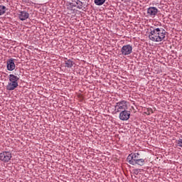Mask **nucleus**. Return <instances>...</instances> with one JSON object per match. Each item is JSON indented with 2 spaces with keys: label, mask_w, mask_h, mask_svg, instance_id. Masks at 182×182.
Here are the masks:
<instances>
[{
  "label": "nucleus",
  "mask_w": 182,
  "mask_h": 182,
  "mask_svg": "<svg viewBox=\"0 0 182 182\" xmlns=\"http://www.w3.org/2000/svg\"><path fill=\"white\" fill-rule=\"evenodd\" d=\"M166 30L160 27H150L149 38L152 42H162L166 39Z\"/></svg>",
  "instance_id": "nucleus-1"
},
{
  "label": "nucleus",
  "mask_w": 182,
  "mask_h": 182,
  "mask_svg": "<svg viewBox=\"0 0 182 182\" xmlns=\"http://www.w3.org/2000/svg\"><path fill=\"white\" fill-rule=\"evenodd\" d=\"M139 159H141V156H140V153L135 152L129 154L127 158V161L129 164H134L137 160H139Z\"/></svg>",
  "instance_id": "nucleus-2"
},
{
  "label": "nucleus",
  "mask_w": 182,
  "mask_h": 182,
  "mask_svg": "<svg viewBox=\"0 0 182 182\" xmlns=\"http://www.w3.org/2000/svg\"><path fill=\"white\" fill-rule=\"evenodd\" d=\"M12 159V154L10 151H3L0 153V161L3 163H9Z\"/></svg>",
  "instance_id": "nucleus-3"
},
{
  "label": "nucleus",
  "mask_w": 182,
  "mask_h": 182,
  "mask_svg": "<svg viewBox=\"0 0 182 182\" xmlns=\"http://www.w3.org/2000/svg\"><path fill=\"white\" fill-rule=\"evenodd\" d=\"M126 109H127V104H126V101H120L114 106V112L116 113H118L119 112H124Z\"/></svg>",
  "instance_id": "nucleus-4"
},
{
  "label": "nucleus",
  "mask_w": 182,
  "mask_h": 182,
  "mask_svg": "<svg viewBox=\"0 0 182 182\" xmlns=\"http://www.w3.org/2000/svg\"><path fill=\"white\" fill-rule=\"evenodd\" d=\"M132 51H133V48L130 45L124 46L121 50L122 55H130V53H132Z\"/></svg>",
  "instance_id": "nucleus-5"
},
{
  "label": "nucleus",
  "mask_w": 182,
  "mask_h": 182,
  "mask_svg": "<svg viewBox=\"0 0 182 182\" xmlns=\"http://www.w3.org/2000/svg\"><path fill=\"white\" fill-rule=\"evenodd\" d=\"M18 17L20 21H26L29 18V13L26 11H19L18 13Z\"/></svg>",
  "instance_id": "nucleus-6"
},
{
  "label": "nucleus",
  "mask_w": 182,
  "mask_h": 182,
  "mask_svg": "<svg viewBox=\"0 0 182 182\" xmlns=\"http://www.w3.org/2000/svg\"><path fill=\"white\" fill-rule=\"evenodd\" d=\"M159 9H157L156 7H149L147 9V15L148 16H151V18H154V16L157 15Z\"/></svg>",
  "instance_id": "nucleus-7"
},
{
  "label": "nucleus",
  "mask_w": 182,
  "mask_h": 182,
  "mask_svg": "<svg viewBox=\"0 0 182 182\" xmlns=\"http://www.w3.org/2000/svg\"><path fill=\"white\" fill-rule=\"evenodd\" d=\"M120 120L126 121L130 119V112L124 110L119 113Z\"/></svg>",
  "instance_id": "nucleus-8"
},
{
  "label": "nucleus",
  "mask_w": 182,
  "mask_h": 182,
  "mask_svg": "<svg viewBox=\"0 0 182 182\" xmlns=\"http://www.w3.org/2000/svg\"><path fill=\"white\" fill-rule=\"evenodd\" d=\"M15 62H14V59H9L7 60V70H15Z\"/></svg>",
  "instance_id": "nucleus-9"
},
{
  "label": "nucleus",
  "mask_w": 182,
  "mask_h": 182,
  "mask_svg": "<svg viewBox=\"0 0 182 182\" xmlns=\"http://www.w3.org/2000/svg\"><path fill=\"white\" fill-rule=\"evenodd\" d=\"M18 84L15 83V82H9L8 85L6 87V90H15V89H16V87H18Z\"/></svg>",
  "instance_id": "nucleus-10"
},
{
  "label": "nucleus",
  "mask_w": 182,
  "mask_h": 182,
  "mask_svg": "<svg viewBox=\"0 0 182 182\" xmlns=\"http://www.w3.org/2000/svg\"><path fill=\"white\" fill-rule=\"evenodd\" d=\"M9 82H11V83H16V84H18V80H19V77H18V76L14 74H10L9 75Z\"/></svg>",
  "instance_id": "nucleus-11"
},
{
  "label": "nucleus",
  "mask_w": 182,
  "mask_h": 182,
  "mask_svg": "<svg viewBox=\"0 0 182 182\" xmlns=\"http://www.w3.org/2000/svg\"><path fill=\"white\" fill-rule=\"evenodd\" d=\"M136 164L138 166H144V159L139 158L134 164H132V166H136Z\"/></svg>",
  "instance_id": "nucleus-12"
},
{
  "label": "nucleus",
  "mask_w": 182,
  "mask_h": 182,
  "mask_svg": "<svg viewBox=\"0 0 182 182\" xmlns=\"http://www.w3.org/2000/svg\"><path fill=\"white\" fill-rule=\"evenodd\" d=\"M65 59L66 60L65 61V68H72V66H73V61L68 60V58Z\"/></svg>",
  "instance_id": "nucleus-13"
},
{
  "label": "nucleus",
  "mask_w": 182,
  "mask_h": 182,
  "mask_svg": "<svg viewBox=\"0 0 182 182\" xmlns=\"http://www.w3.org/2000/svg\"><path fill=\"white\" fill-rule=\"evenodd\" d=\"M6 13V6L0 5V16L5 15Z\"/></svg>",
  "instance_id": "nucleus-14"
},
{
  "label": "nucleus",
  "mask_w": 182,
  "mask_h": 182,
  "mask_svg": "<svg viewBox=\"0 0 182 182\" xmlns=\"http://www.w3.org/2000/svg\"><path fill=\"white\" fill-rule=\"evenodd\" d=\"M94 2L95 4V5L100 6L103 5V4H105V2H106V0H95Z\"/></svg>",
  "instance_id": "nucleus-15"
},
{
  "label": "nucleus",
  "mask_w": 182,
  "mask_h": 182,
  "mask_svg": "<svg viewBox=\"0 0 182 182\" xmlns=\"http://www.w3.org/2000/svg\"><path fill=\"white\" fill-rule=\"evenodd\" d=\"M73 2H75L76 4V5H78L77 8L79 9H82L83 3H82V1H80V0H73Z\"/></svg>",
  "instance_id": "nucleus-16"
},
{
  "label": "nucleus",
  "mask_w": 182,
  "mask_h": 182,
  "mask_svg": "<svg viewBox=\"0 0 182 182\" xmlns=\"http://www.w3.org/2000/svg\"><path fill=\"white\" fill-rule=\"evenodd\" d=\"M77 98L80 100V102H83V100H85V97L83 96V94H78Z\"/></svg>",
  "instance_id": "nucleus-17"
},
{
  "label": "nucleus",
  "mask_w": 182,
  "mask_h": 182,
  "mask_svg": "<svg viewBox=\"0 0 182 182\" xmlns=\"http://www.w3.org/2000/svg\"><path fill=\"white\" fill-rule=\"evenodd\" d=\"M176 144L178 147H182V138H180L178 141H176Z\"/></svg>",
  "instance_id": "nucleus-18"
},
{
  "label": "nucleus",
  "mask_w": 182,
  "mask_h": 182,
  "mask_svg": "<svg viewBox=\"0 0 182 182\" xmlns=\"http://www.w3.org/2000/svg\"><path fill=\"white\" fill-rule=\"evenodd\" d=\"M151 113H153V109L151 108H148L146 114L149 115V114H151Z\"/></svg>",
  "instance_id": "nucleus-19"
},
{
  "label": "nucleus",
  "mask_w": 182,
  "mask_h": 182,
  "mask_svg": "<svg viewBox=\"0 0 182 182\" xmlns=\"http://www.w3.org/2000/svg\"><path fill=\"white\" fill-rule=\"evenodd\" d=\"M122 2H129L130 0H121Z\"/></svg>",
  "instance_id": "nucleus-20"
},
{
  "label": "nucleus",
  "mask_w": 182,
  "mask_h": 182,
  "mask_svg": "<svg viewBox=\"0 0 182 182\" xmlns=\"http://www.w3.org/2000/svg\"><path fill=\"white\" fill-rule=\"evenodd\" d=\"M70 5H72L73 6H76V5H73V3H71Z\"/></svg>",
  "instance_id": "nucleus-21"
}]
</instances>
